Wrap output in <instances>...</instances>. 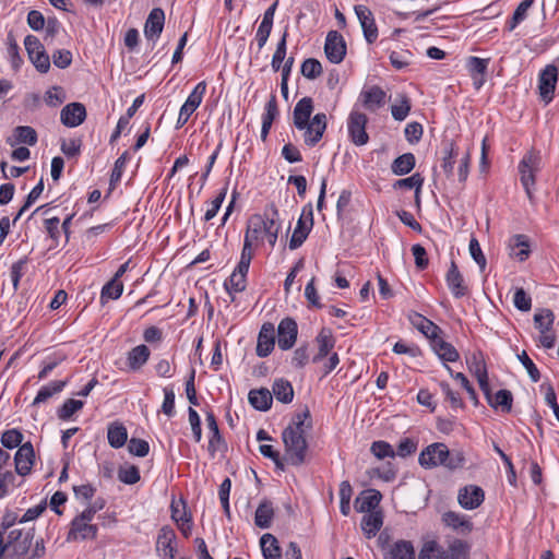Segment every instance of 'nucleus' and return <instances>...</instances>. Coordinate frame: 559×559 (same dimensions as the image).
<instances>
[{
    "mask_svg": "<svg viewBox=\"0 0 559 559\" xmlns=\"http://www.w3.org/2000/svg\"><path fill=\"white\" fill-rule=\"evenodd\" d=\"M16 523H21L16 512L7 511L1 518L0 559H21L32 547L35 528H13L9 531Z\"/></svg>",
    "mask_w": 559,
    "mask_h": 559,
    "instance_id": "1",
    "label": "nucleus"
},
{
    "mask_svg": "<svg viewBox=\"0 0 559 559\" xmlns=\"http://www.w3.org/2000/svg\"><path fill=\"white\" fill-rule=\"evenodd\" d=\"M277 214L278 212H263L249 217L241 251L253 253V246L265 241L271 248L275 246L282 228Z\"/></svg>",
    "mask_w": 559,
    "mask_h": 559,
    "instance_id": "2",
    "label": "nucleus"
},
{
    "mask_svg": "<svg viewBox=\"0 0 559 559\" xmlns=\"http://www.w3.org/2000/svg\"><path fill=\"white\" fill-rule=\"evenodd\" d=\"M313 108V99L305 96L296 103L293 110L294 126L296 129L305 131L304 142L310 147L320 142L328 126L324 112L316 114L310 120Z\"/></svg>",
    "mask_w": 559,
    "mask_h": 559,
    "instance_id": "3",
    "label": "nucleus"
},
{
    "mask_svg": "<svg viewBox=\"0 0 559 559\" xmlns=\"http://www.w3.org/2000/svg\"><path fill=\"white\" fill-rule=\"evenodd\" d=\"M309 417L310 413L308 409L297 413L293 417L292 423L282 432L285 460L290 465L300 466L306 461L308 442L305 436V421ZM307 428H311V423L307 425Z\"/></svg>",
    "mask_w": 559,
    "mask_h": 559,
    "instance_id": "4",
    "label": "nucleus"
},
{
    "mask_svg": "<svg viewBox=\"0 0 559 559\" xmlns=\"http://www.w3.org/2000/svg\"><path fill=\"white\" fill-rule=\"evenodd\" d=\"M418 462L424 468L442 465L449 469H456L464 465L465 457L461 451L451 452L444 443L436 442L420 452Z\"/></svg>",
    "mask_w": 559,
    "mask_h": 559,
    "instance_id": "5",
    "label": "nucleus"
},
{
    "mask_svg": "<svg viewBox=\"0 0 559 559\" xmlns=\"http://www.w3.org/2000/svg\"><path fill=\"white\" fill-rule=\"evenodd\" d=\"M438 550V543L429 540L421 547L418 559H432L433 551ZM471 545L462 539H453L447 549L439 550L437 559H469Z\"/></svg>",
    "mask_w": 559,
    "mask_h": 559,
    "instance_id": "6",
    "label": "nucleus"
},
{
    "mask_svg": "<svg viewBox=\"0 0 559 559\" xmlns=\"http://www.w3.org/2000/svg\"><path fill=\"white\" fill-rule=\"evenodd\" d=\"M540 155L536 151H530L524 154L519 163V171L521 175V182L531 198L532 189L535 186V175L540 169Z\"/></svg>",
    "mask_w": 559,
    "mask_h": 559,
    "instance_id": "7",
    "label": "nucleus"
},
{
    "mask_svg": "<svg viewBox=\"0 0 559 559\" xmlns=\"http://www.w3.org/2000/svg\"><path fill=\"white\" fill-rule=\"evenodd\" d=\"M253 253L241 251L240 260L231 275L225 280L224 287L231 295L233 293H241L247 286V274L250 267Z\"/></svg>",
    "mask_w": 559,
    "mask_h": 559,
    "instance_id": "8",
    "label": "nucleus"
},
{
    "mask_svg": "<svg viewBox=\"0 0 559 559\" xmlns=\"http://www.w3.org/2000/svg\"><path fill=\"white\" fill-rule=\"evenodd\" d=\"M367 122V116L356 108L350 111L347 118L348 136L350 141L357 146H362L369 141V135L366 132Z\"/></svg>",
    "mask_w": 559,
    "mask_h": 559,
    "instance_id": "9",
    "label": "nucleus"
},
{
    "mask_svg": "<svg viewBox=\"0 0 559 559\" xmlns=\"http://www.w3.org/2000/svg\"><path fill=\"white\" fill-rule=\"evenodd\" d=\"M354 11L361 26L364 38L368 44H373L379 36L373 13L364 4L355 5Z\"/></svg>",
    "mask_w": 559,
    "mask_h": 559,
    "instance_id": "10",
    "label": "nucleus"
},
{
    "mask_svg": "<svg viewBox=\"0 0 559 559\" xmlns=\"http://www.w3.org/2000/svg\"><path fill=\"white\" fill-rule=\"evenodd\" d=\"M558 81V69L554 64L546 66L538 76V91L540 98L546 103H550L554 98L555 88Z\"/></svg>",
    "mask_w": 559,
    "mask_h": 559,
    "instance_id": "11",
    "label": "nucleus"
},
{
    "mask_svg": "<svg viewBox=\"0 0 559 559\" xmlns=\"http://www.w3.org/2000/svg\"><path fill=\"white\" fill-rule=\"evenodd\" d=\"M324 52L326 58L335 64L341 63L346 55V44L337 31H330L325 38Z\"/></svg>",
    "mask_w": 559,
    "mask_h": 559,
    "instance_id": "12",
    "label": "nucleus"
},
{
    "mask_svg": "<svg viewBox=\"0 0 559 559\" xmlns=\"http://www.w3.org/2000/svg\"><path fill=\"white\" fill-rule=\"evenodd\" d=\"M298 325L293 318H284L277 326V344L282 350L294 347L297 341Z\"/></svg>",
    "mask_w": 559,
    "mask_h": 559,
    "instance_id": "13",
    "label": "nucleus"
},
{
    "mask_svg": "<svg viewBox=\"0 0 559 559\" xmlns=\"http://www.w3.org/2000/svg\"><path fill=\"white\" fill-rule=\"evenodd\" d=\"M386 93L378 85L364 87L358 100L368 111L374 112L385 104Z\"/></svg>",
    "mask_w": 559,
    "mask_h": 559,
    "instance_id": "14",
    "label": "nucleus"
},
{
    "mask_svg": "<svg viewBox=\"0 0 559 559\" xmlns=\"http://www.w3.org/2000/svg\"><path fill=\"white\" fill-rule=\"evenodd\" d=\"M485 500L484 490L476 485H467L459 490L457 502L465 510L477 509Z\"/></svg>",
    "mask_w": 559,
    "mask_h": 559,
    "instance_id": "15",
    "label": "nucleus"
},
{
    "mask_svg": "<svg viewBox=\"0 0 559 559\" xmlns=\"http://www.w3.org/2000/svg\"><path fill=\"white\" fill-rule=\"evenodd\" d=\"M313 212H301L298 218L297 225L294 229L292 238L289 240V249L295 250L299 248L313 226Z\"/></svg>",
    "mask_w": 559,
    "mask_h": 559,
    "instance_id": "16",
    "label": "nucleus"
},
{
    "mask_svg": "<svg viewBox=\"0 0 559 559\" xmlns=\"http://www.w3.org/2000/svg\"><path fill=\"white\" fill-rule=\"evenodd\" d=\"M441 521L444 526L461 535H468L474 528V524L467 515L455 511L444 512L441 516Z\"/></svg>",
    "mask_w": 559,
    "mask_h": 559,
    "instance_id": "17",
    "label": "nucleus"
},
{
    "mask_svg": "<svg viewBox=\"0 0 559 559\" xmlns=\"http://www.w3.org/2000/svg\"><path fill=\"white\" fill-rule=\"evenodd\" d=\"M35 460L34 448L31 442L23 443L14 455L15 472L26 476L32 472Z\"/></svg>",
    "mask_w": 559,
    "mask_h": 559,
    "instance_id": "18",
    "label": "nucleus"
},
{
    "mask_svg": "<svg viewBox=\"0 0 559 559\" xmlns=\"http://www.w3.org/2000/svg\"><path fill=\"white\" fill-rule=\"evenodd\" d=\"M165 23V13L160 8H154L144 24V35L147 40H152L154 44L159 38Z\"/></svg>",
    "mask_w": 559,
    "mask_h": 559,
    "instance_id": "19",
    "label": "nucleus"
},
{
    "mask_svg": "<svg viewBox=\"0 0 559 559\" xmlns=\"http://www.w3.org/2000/svg\"><path fill=\"white\" fill-rule=\"evenodd\" d=\"M275 345V328L271 322H266L261 326V330L258 335L257 343V355L261 358L267 357Z\"/></svg>",
    "mask_w": 559,
    "mask_h": 559,
    "instance_id": "20",
    "label": "nucleus"
},
{
    "mask_svg": "<svg viewBox=\"0 0 559 559\" xmlns=\"http://www.w3.org/2000/svg\"><path fill=\"white\" fill-rule=\"evenodd\" d=\"M85 118L86 109L81 103H70L60 112V120L68 128L79 127Z\"/></svg>",
    "mask_w": 559,
    "mask_h": 559,
    "instance_id": "21",
    "label": "nucleus"
},
{
    "mask_svg": "<svg viewBox=\"0 0 559 559\" xmlns=\"http://www.w3.org/2000/svg\"><path fill=\"white\" fill-rule=\"evenodd\" d=\"M176 540L177 536L175 531L168 525L163 526L157 535V551H163L164 556H167L169 559H175L177 552Z\"/></svg>",
    "mask_w": 559,
    "mask_h": 559,
    "instance_id": "22",
    "label": "nucleus"
},
{
    "mask_svg": "<svg viewBox=\"0 0 559 559\" xmlns=\"http://www.w3.org/2000/svg\"><path fill=\"white\" fill-rule=\"evenodd\" d=\"M445 282L455 298H461L466 295L467 286L464 284V278L456 263L452 260L450 267L445 275Z\"/></svg>",
    "mask_w": 559,
    "mask_h": 559,
    "instance_id": "23",
    "label": "nucleus"
},
{
    "mask_svg": "<svg viewBox=\"0 0 559 559\" xmlns=\"http://www.w3.org/2000/svg\"><path fill=\"white\" fill-rule=\"evenodd\" d=\"M316 343L318 346L317 354L312 357V362L318 364L323 358L330 355L331 350L335 345V338L332 331L328 328H322L316 336Z\"/></svg>",
    "mask_w": 559,
    "mask_h": 559,
    "instance_id": "24",
    "label": "nucleus"
},
{
    "mask_svg": "<svg viewBox=\"0 0 559 559\" xmlns=\"http://www.w3.org/2000/svg\"><path fill=\"white\" fill-rule=\"evenodd\" d=\"M381 499L382 495L377 489L362 491L355 500V510L359 513L377 511L376 508L380 504Z\"/></svg>",
    "mask_w": 559,
    "mask_h": 559,
    "instance_id": "25",
    "label": "nucleus"
},
{
    "mask_svg": "<svg viewBox=\"0 0 559 559\" xmlns=\"http://www.w3.org/2000/svg\"><path fill=\"white\" fill-rule=\"evenodd\" d=\"M469 371L476 377L478 384L486 396H489V382L485 361L477 355L467 360Z\"/></svg>",
    "mask_w": 559,
    "mask_h": 559,
    "instance_id": "26",
    "label": "nucleus"
},
{
    "mask_svg": "<svg viewBox=\"0 0 559 559\" xmlns=\"http://www.w3.org/2000/svg\"><path fill=\"white\" fill-rule=\"evenodd\" d=\"M10 454L0 448V499H3L9 493V488L13 485L15 475L12 471L7 469L10 461Z\"/></svg>",
    "mask_w": 559,
    "mask_h": 559,
    "instance_id": "27",
    "label": "nucleus"
},
{
    "mask_svg": "<svg viewBox=\"0 0 559 559\" xmlns=\"http://www.w3.org/2000/svg\"><path fill=\"white\" fill-rule=\"evenodd\" d=\"M37 132L34 128L28 126H19L13 130V135L7 140V143L11 147L19 144L33 146L37 143Z\"/></svg>",
    "mask_w": 559,
    "mask_h": 559,
    "instance_id": "28",
    "label": "nucleus"
},
{
    "mask_svg": "<svg viewBox=\"0 0 559 559\" xmlns=\"http://www.w3.org/2000/svg\"><path fill=\"white\" fill-rule=\"evenodd\" d=\"M97 526L90 522L73 519L68 539H93L97 535Z\"/></svg>",
    "mask_w": 559,
    "mask_h": 559,
    "instance_id": "29",
    "label": "nucleus"
},
{
    "mask_svg": "<svg viewBox=\"0 0 559 559\" xmlns=\"http://www.w3.org/2000/svg\"><path fill=\"white\" fill-rule=\"evenodd\" d=\"M151 350L150 348L144 345H138L133 347L128 354H127V366L130 371H138L140 370L150 359Z\"/></svg>",
    "mask_w": 559,
    "mask_h": 559,
    "instance_id": "30",
    "label": "nucleus"
},
{
    "mask_svg": "<svg viewBox=\"0 0 559 559\" xmlns=\"http://www.w3.org/2000/svg\"><path fill=\"white\" fill-rule=\"evenodd\" d=\"M433 352L443 361L455 362L459 360L460 355L455 347L445 342L441 335H437L435 340L430 341Z\"/></svg>",
    "mask_w": 559,
    "mask_h": 559,
    "instance_id": "31",
    "label": "nucleus"
},
{
    "mask_svg": "<svg viewBox=\"0 0 559 559\" xmlns=\"http://www.w3.org/2000/svg\"><path fill=\"white\" fill-rule=\"evenodd\" d=\"M382 525L383 514L380 510L366 513L360 523L361 530L368 539L374 537Z\"/></svg>",
    "mask_w": 559,
    "mask_h": 559,
    "instance_id": "32",
    "label": "nucleus"
},
{
    "mask_svg": "<svg viewBox=\"0 0 559 559\" xmlns=\"http://www.w3.org/2000/svg\"><path fill=\"white\" fill-rule=\"evenodd\" d=\"M108 443L114 449L122 448L128 441V430L120 421H112L107 427Z\"/></svg>",
    "mask_w": 559,
    "mask_h": 559,
    "instance_id": "33",
    "label": "nucleus"
},
{
    "mask_svg": "<svg viewBox=\"0 0 559 559\" xmlns=\"http://www.w3.org/2000/svg\"><path fill=\"white\" fill-rule=\"evenodd\" d=\"M248 401L253 408L265 412L271 408L273 397L271 391L265 388H261L250 390Z\"/></svg>",
    "mask_w": 559,
    "mask_h": 559,
    "instance_id": "34",
    "label": "nucleus"
},
{
    "mask_svg": "<svg viewBox=\"0 0 559 559\" xmlns=\"http://www.w3.org/2000/svg\"><path fill=\"white\" fill-rule=\"evenodd\" d=\"M384 559H415L414 546L408 540H397L384 554Z\"/></svg>",
    "mask_w": 559,
    "mask_h": 559,
    "instance_id": "35",
    "label": "nucleus"
},
{
    "mask_svg": "<svg viewBox=\"0 0 559 559\" xmlns=\"http://www.w3.org/2000/svg\"><path fill=\"white\" fill-rule=\"evenodd\" d=\"M411 321L414 326L430 341L442 333L441 329L436 323L419 313H414L411 317Z\"/></svg>",
    "mask_w": 559,
    "mask_h": 559,
    "instance_id": "36",
    "label": "nucleus"
},
{
    "mask_svg": "<svg viewBox=\"0 0 559 559\" xmlns=\"http://www.w3.org/2000/svg\"><path fill=\"white\" fill-rule=\"evenodd\" d=\"M274 518L273 503L263 499L255 510L254 524L260 528H269Z\"/></svg>",
    "mask_w": 559,
    "mask_h": 559,
    "instance_id": "37",
    "label": "nucleus"
},
{
    "mask_svg": "<svg viewBox=\"0 0 559 559\" xmlns=\"http://www.w3.org/2000/svg\"><path fill=\"white\" fill-rule=\"evenodd\" d=\"M67 380H56L51 381L48 384L41 386L39 391L37 392V395L35 396L32 405L37 406L41 403L47 402L50 397H52L55 394L60 393L67 385Z\"/></svg>",
    "mask_w": 559,
    "mask_h": 559,
    "instance_id": "38",
    "label": "nucleus"
},
{
    "mask_svg": "<svg viewBox=\"0 0 559 559\" xmlns=\"http://www.w3.org/2000/svg\"><path fill=\"white\" fill-rule=\"evenodd\" d=\"M206 424L211 433L209 450L214 454L216 451L221 450L222 445H225V442L221 436L216 417L212 412L206 413Z\"/></svg>",
    "mask_w": 559,
    "mask_h": 559,
    "instance_id": "39",
    "label": "nucleus"
},
{
    "mask_svg": "<svg viewBox=\"0 0 559 559\" xmlns=\"http://www.w3.org/2000/svg\"><path fill=\"white\" fill-rule=\"evenodd\" d=\"M260 545L264 559H281L282 550L278 540L272 534H264L260 539Z\"/></svg>",
    "mask_w": 559,
    "mask_h": 559,
    "instance_id": "40",
    "label": "nucleus"
},
{
    "mask_svg": "<svg viewBox=\"0 0 559 559\" xmlns=\"http://www.w3.org/2000/svg\"><path fill=\"white\" fill-rule=\"evenodd\" d=\"M272 394L277 401L288 404L294 399V389L292 383L285 379H276L272 385Z\"/></svg>",
    "mask_w": 559,
    "mask_h": 559,
    "instance_id": "41",
    "label": "nucleus"
},
{
    "mask_svg": "<svg viewBox=\"0 0 559 559\" xmlns=\"http://www.w3.org/2000/svg\"><path fill=\"white\" fill-rule=\"evenodd\" d=\"M444 156L441 164L443 171L447 176H452L454 171V164L459 156L457 147L452 140L443 142Z\"/></svg>",
    "mask_w": 559,
    "mask_h": 559,
    "instance_id": "42",
    "label": "nucleus"
},
{
    "mask_svg": "<svg viewBox=\"0 0 559 559\" xmlns=\"http://www.w3.org/2000/svg\"><path fill=\"white\" fill-rule=\"evenodd\" d=\"M512 255L519 261H525L530 255V240L525 235H514L510 240Z\"/></svg>",
    "mask_w": 559,
    "mask_h": 559,
    "instance_id": "43",
    "label": "nucleus"
},
{
    "mask_svg": "<svg viewBox=\"0 0 559 559\" xmlns=\"http://www.w3.org/2000/svg\"><path fill=\"white\" fill-rule=\"evenodd\" d=\"M415 166V156L412 153H405L395 158L391 165L392 173L397 176L408 174Z\"/></svg>",
    "mask_w": 559,
    "mask_h": 559,
    "instance_id": "44",
    "label": "nucleus"
},
{
    "mask_svg": "<svg viewBox=\"0 0 559 559\" xmlns=\"http://www.w3.org/2000/svg\"><path fill=\"white\" fill-rule=\"evenodd\" d=\"M555 314L550 309H542L534 314L535 328L539 333L549 332L552 330Z\"/></svg>",
    "mask_w": 559,
    "mask_h": 559,
    "instance_id": "45",
    "label": "nucleus"
},
{
    "mask_svg": "<svg viewBox=\"0 0 559 559\" xmlns=\"http://www.w3.org/2000/svg\"><path fill=\"white\" fill-rule=\"evenodd\" d=\"M488 399L489 404L495 407H501L503 412H510L512 408L513 396L509 390L501 389L496 394L493 400L491 395L486 396Z\"/></svg>",
    "mask_w": 559,
    "mask_h": 559,
    "instance_id": "46",
    "label": "nucleus"
},
{
    "mask_svg": "<svg viewBox=\"0 0 559 559\" xmlns=\"http://www.w3.org/2000/svg\"><path fill=\"white\" fill-rule=\"evenodd\" d=\"M123 290V284L116 278L110 280L104 285L100 293V302L104 305L109 299H118Z\"/></svg>",
    "mask_w": 559,
    "mask_h": 559,
    "instance_id": "47",
    "label": "nucleus"
},
{
    "mask_svg": "<svg viewBox=\"0 0 559 559\" xmlns=\"http://www.w3.org/2000/svg\"><path fill=\"white\" fill-rule=\"evenodd\" d=\"M287 36H288V32H287V29H285L280 41L277 43L275 52L272 57L271 66H272L273 71H275V72H277L281 68H283L282 63L285 60L286 49H287Z\"/></svg>",
    "mask_w": 559,
    "mask_h": 559,
    "instance_id": "48",
    "label": "nucleus"
},
{
    "mask_svg": "<svg viewBox=\"0 0 559 559\" xmlns=\"http://www.w3.org/2000/svg\"><path fill=\"white\" fill-rule=\"evenodd\" d=\"M370 452L378 459V460H384V459H394L396 456L395 450L393 447L384 441V440H378L373 441L370 445Z\"/></svg>",
    "mask_w": 559,
    "mask_h": 559,
    "instance_id": "49",
    "label": "nucleus"
},
{
    "mask_svg": "<svg viewBox=\"0 0 559 559\" xmlns=\"http://www.w3.org/2000/svg\"><path fill=\"white\" fill-rule=\"evenodd\" d=\"M389 60L393 68L403 70L412 63L413 53L409 50H393L389 55Z\"/></svg>",
    "mask_w": 559,
    "mask_h": 559,
    "instance_id": "50",
    "label": "nucleus"
},
{
    "mask_svg": "<svg viewBox=\"0 0 559 559\" xmlns=\"http://www.w3.org/2000/svg\"><path fill=\"white\" fill-rule=\"evenodd\" d=\"M534 0H523L515 9L509 24V31H513L521 22L527 17V12L533 5Z\"/></svg>",
    "mask_w": 559,
    "mask_h": 559,
    "instance_id": "51",
    "label": "nucleus"
},
{
    "mask_svg": "<svg viewBox=\"0 0 559 559\" xmlns=\"http://www.w3.org/2000/svg\"><path fill=\"white\" fill-rule=\"evenodd\" d=\"M84 402L80 400L69 399L59 407L57 415L61 420H68L78 411L82 409Z\"/></svg>",
    "mask_w": 559,
    "mask_h": 559,
    "instance_id": "52",
    "label": "nucleus"
},
{
    "mask_svg": "<svg viewBox=\"0 0 559 559\" xmlns=\"http://www.w3.org/2000/svg\"><path fill=\"white\" fill-rule=\"evenodd\" d=\"M301 74L308 80H316L322 74V64L314 58L306 59L301 64Z\"/></svg>",
    "mask_w": 559,
    "mask_h": 559,
    "instance_id": "53",
    "label": "nucleus"
},
{
    "mask_svg": "<svg viewBox=\"0 0 559 559\" xmlns=\"http://www.w3.org/2000/svg\"><path fill=\"white\" fill-rule=\"evenodd\" d=\"M27 262H28V259L26 257H24L11 265L10 277H11L14 290H17V288L20 286V281L25 274Z\"/></svg>",
    "mask_w": 559,
    "mask_h": 559,
    "instance_id": "54",
    "label": "nucleus"
},
{
    "mask_svg": "<svg viewBox=\"0 0 559 559\" xmlns=\"http://www.w3.org/2000/svg\"><path fill=\"white\" fill-rule=\"evenodd\" d=\"M128 159H129L128 152H124L115 162V165H114V168H112L111 175H110V188H114L117 183L120 182Z\"/></svg>",
    "mask_w": 559,
    "mask_h": 559,
    "instance_id": "55",
    "label": "nucleus"
},
{
    "mask_svg": "<svg viewBox=\"0 0 559 559\" xmlns=\"http://www.w3.org/2000/svg\"><path fill=\"white\" fill-rule=\"evenodd\" d=\"M22 440L23 435L17 429H9L1 435V444L7 449L20 448Z\"/></svg>",
    "mask_w": 559,
    "mask_h": 559,
    "instance_id": "56",
    "label": "nucleus"
},
{
    "mask_svg": "<svg viewBox=\"0 0 559 559\" xmlns=\"http://www.w3.org/2000/svg\"><path fill=\"white\" fill-rule=\"evenodd\" d=\"M33 66L40 73H46L50 69V57L46 52L45 48L36 51L34 55L28 57Z\"/></svg>",
    "mask_w": 559,
    "mask_h": 559,
    "instance_id": "57",
    "label": "nucleus"
},
{
    "mask_svg": "<svg viewBox=\"0 0 559 559\" xmlns=\"http://www.w3.org/2000/svg\"><path fill=\"white\" fill-rule=\"evenodd\" d=\"M488 63V59H481L473 56L467 59L466 67L472 76H484L487 71Z\"/></svg>",
    "mask_w": 559,
    "mask_h": 559,
    "instance_id": "58",
    "label": "nucleus"
},
{
    "mask_svg": "<svg viewBox=\"0 0 559 559\" xmlns=\"http://www.w3.org/2000/svg\"><path fill=\"white\" fill-rule=\"evenodd\" d=\"M128 451L131 455L144 457L150 452V444L144 439L131 438L128 442Z\"/></svg>",
    "mask_w": 559,
    "mask_h": 559,
    "instance_id": "59",
    "label": "nucleus"
},
{
    "mask_svg": "<svg viewBox=\"0 0 559 559\" xmlns=\"http://www.w3.org/2000/svg\"><path fill=\"white\" fill-rule=\"evenodd\" d=\"M513 304L518 310L527 312L532 308V298L520 287L514 292Z\"/></svg>",
    "mask_w": 559,
    "mask_h": 559,
    "instance_id": "60",
    "label": "nucleus"
},
{
    "mask_svg": "<svg viewBox=\"0 0 559 559\" xmlns=\"http://www.w3.org/2000/svg\"><path fill=\"white\" fill-rule=\"evenodd\" d=\"M66 99V94L62 87L52 86L45 94V102L50 107L60 106Z\"/></svg>",
    "mask_w": 559,
    "mask_h": 559,
    "instance_id": "61",
    "label": "nucleus"
},
{
    "mask_svg": "<svg viewBox=\"0 0 559 559\" xmlns=\"http://www.w3.org/2000/svg\"><path fill=\"white\" fill-rule=\"evenodd\" d=\"M118 478L123 484L133 485L138 483L141 478L140 471L135 465H130L126 468H120L118 471Z\"/></svg>",
    "mask_w": 559,
    "mask_h": 559,
    "instance_id": "62",
    "label": "nucleus"
},
{
    "mask_svg": "<svg viewBox=\"0 0 559 559\" xmlns=\"http://www.w3.org/2000/svg\"><path fill=\"white\" fill-rule=\"evenodd\" d=\"M309 361L308 344L297 347L292 357V366L296 369H302Z\"/></svg>",
    "mask_w": 559,
    "mask_h": 559,
    "instance_id": "63",
    "label": "nucleus"
},
{
    "mask_svg": "<svg viewBox=\"0 0 559 559\" xmlns=\"http://www.w3.org/2000/svg\"><path fill=\"white\" fill-rule=\"evenodd\" d=\"M206 92L205 81L199 82L186 99V104L198 109Z\"/></svg>",
    "mask_w": 559,
    "mask_h": 559,
    "instance_id": "64",
    "label": "nucleus"
}]
</instances>
